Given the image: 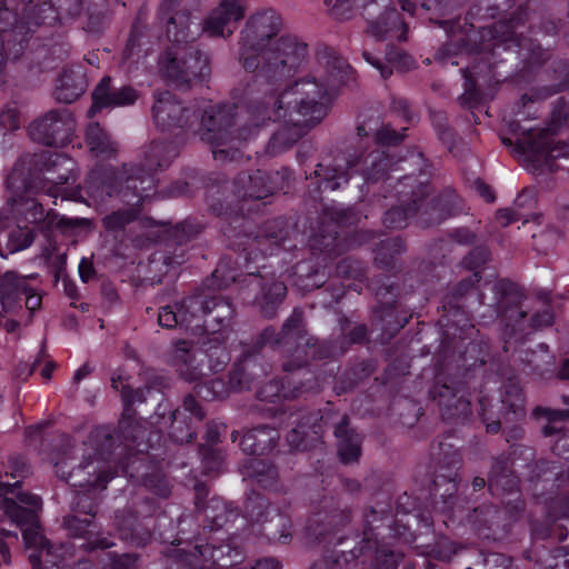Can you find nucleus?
<instances>
[{"label":"nucleus","mask_w":569,"mask_h":569,"mask_svg":"<svg viewBox=\"0 0 569 569\" xmlns=\"http://www.w3.org/2000/svg\"><path fill=\"white\" fill-rule=\"evenodd\" d=\"M372 3L383 9V12H381L376 20H371L369 22L367 33L378 40H381L395 28L402 24L401 16L395 8H390L389 0H379L378 2H371L370 4Z\"/></svg>","instance_id":"c03bdc74"},{"label":"nucleus","mask_w":569,"mask_h":569,"mask_svg":"<svg viewBox=\"0 0 569 569\" xmlns=\"http://www.w3.org/2000/svg\"><path fill=\"white\" fill-rule=\"evenodd\" d=\"M307 56V43L296 36L284 34L253 54L257 66L249 68L243 59L239 62L247 72L254 73V87L264 94L260 101H271V97L283 91V86L297 73Z\"/></svg>","instance_id":"7ed1b4c3"},{"label":"nucleus","mask_w":569,"mask_h":569,"mask_svg":"<svg viewBox=\"0 0 569 569\" xmlns=\"http://www.w3.org/2000/svg\"><path fill=\"white\" fill-rule=\"evenodd\" d=\"M325 431L333 430L337 439L338 455L343 463L357 462L361 456V437L351 426L347 413H340L328 403L322 408Z\"/></svg>","instance_id":"aec40b11"},{"label":"nucleus","mask_w":569,"mask_h":569,"mask_svg":"<svg viewBox=\"0 0 569 569\" xmlns=\"http://www.w3.org/2000/svg\"><path fill=\"white\" fill-rule=\"evenodd\" d=\"M530 160L539 167H547L553 170V161L560 157L569 156V146L566 143L552 144L545 137L539 140L528 141L522 147Z\"/></svg>","instance_id":"4c0bfd02"},{"label":"nucleus","mask_w":569,"mask_h":569,"mask_svg":"<svg viewBox=\"0 0 569 569\" xmlns=\"http://www.w3.org/2000/svg\"><path fill=\"white\" fill-rule=\"evenodd\" d=\"M269 102L250 100L248 106L213 104L202 111L199 134L210 143L218 161H237L242 157L238 144L253 137L270 120Z\"/></svg>","instance_id":"f257e3e1"},{"label":"nucleus","mask_w":569,"mask_h":569,"mask_svg":"<svg viewBox=\"0 0 569 569\" xmlns=\"http://www.w3.org/2000/svg\"><path fill=\"white\" fill-rule=\"evenodd\" d=\"M393 159L385 150H375L363 159L362 176L367 183L385 182L395 170Z\"/></svg>","instance_id":"ea45409f"},{"label":"nucleus","mask_w":569,"mask_h":569,"mask_svg":"<svg viewBox=\"0 0 569 569\" xmlns=\"http://www.w3.org/2000/svg\"><path fill=\"white\" fill-rule=\"evenodd\" d=\"M26 505L21 507L11 506L7 508L10 520L22 531V538L27 548L34 549L29 555L32 569H49L43 567V561L50 562L51 543L42 535L38 512L41 510V500H20Z\"/></svg>","instance_id":"9b49d317"},{"label":"nucleus","mask_w":569,"mask_h":569,"mask_svg":"<svg viewBox=\"0 0 569 569\" xmlns=\"http://www.w3.org/2000/svg\"><path fill=\"white\" fill-rule=\"evenodd\" d=\"M233 193L241 200H261L272 194L273 184L268 172L256 170L240 172L233 180Z\"/></svg>","instance_id":"7c9ffc66"},{"label":"nucleus","mask_w":569,"mask_h":569,"mask_svg":"<svg viewBox=\"0 0 569 569\" xmlns=\"http://www.w3.org/2000/svg\"><path fill=\"white\" fill-rule=\"evenodd\" d=\"M187 311L193 315L191 336H228L236 318V307L221 295L196 293L187 297Z\"/></svg>","instance_id":"6e6552de"},{"label":"nucleus","mask_w":569,"mask_h":569,"mask_svg":"<svg viewBox=\"0 0 569 569\" xmlns=\"http://www.w3.org/2000/svg\"><path fill=\"white\" fill-rule=\"evenodd\" d=\"M260 293L256 296L254 302L263 317L271 319L276 316L278 307L287 295V287L283 281L277 280L273 276H260Z\"/></svg>","instance_id":"c9c22d12"},{"label":"nucleus","mask_w":569,"mask_h":569,"mask_svg":"<svg viewBox=\"0 0 569 569\" xmlns=\"http://www.w3.org/2000/svg\"><path fill=\"white\" fill-rule=\"evenodd\" d=\"M243 17L244 9L239 0H222L203 21L202 31L210 37L228 38Z\"/></svg>","instance_id":"a878e982"},{"label":"nucleus","mask_w":569,"mask_h":569,"mask_svg":"<svg viewBox=\"0 0 569 569\" xmlns=\"http://www.w3.org/2000/svg\"><path fill=\"white\" fill-rule=\"evenodd\" d=\"M74 126L68 109H52L29 126V134L37 142L61 148L71 141Z\"/></svg>","instance_id":"f3484780"},{"label":"nucleus","mask_w":569,"mask_h":569,"mask_svg":"<svg viewBox=\"0 0 569 569\" xmlns=\"http://www.w3.org/2000/svg\"><path fill=\"white\" fill-rule=\"evenodd\" d=\"M398 288L393 283H385L375 288L376 296L381 303L375 309L377 320L381 323L382 339L390 340L403 328L407 317L399 318L395 309V297Z\"/></svg>","instance_id":"bb28decb"},{"label":"nucleus","mask_w":569,"mask_h":569,"mask_svg":"<svg viewBox=\"0 0 569 569\" xmlns=\"http://www.w3.org/2000/svg\"><path fill=\"white\" fill-rule=\"evenodd\" d=\"M168 387L166 379L161 376L152 377L143 387L133 389L128 385H123L120 389L122 402L144 403L153 395L154 391L162 392Z\"/></svg>","instance_id":"09e8293b"},{"label":"nucleus","mask_w":569,"mask_h":569,"mask_svg":"<svg viewBox=\"0 0 569 569\" xmlns=\"http://www.w3.org/2000/svg\"><path fill=\"white\" fill-rule=\"evenodd\" d=\"M268 102L270 114L280 117L278 111L286 106L289 117L296 114L295 119L310 130L328 114L330 96L328 86L320 84L315 78L301 79Z\"/></svg>","instance_id":"423d86ee"},{"label":"nucleus","mask_w":569,"mask_h":569,"mask_svg":"<svg viewBox=\"0 0 569 569\" xmlns=\"http://www.w3.org/2000/svg\"><path fill=\"white\" fill-rule=\"evenodd\" d=\"M173 360L179 376L188 382H196L206 375L202 368L196 363V356L184 340L177 342L173 351Z\"/></svg>","instance_id":"37998d69"},{"label":"nucleus","mask_w":569,"mask_h":569,"mask_svg":"<svg viewBox=\"0 0 569 569\" xmlns=\"http://www.w3.org/2000/svg\"><path fill=\"white\" fill-rule=\"evenodd\" d=\"M114 443L116 439L108 429H96L80 448L81 461L77 466H69L62 460L56 465L57 473L71 487L79 488L82 493L104 490L112 479L104 463L111 459Z\"/></svg>","instance_id":"20e7f679"},{"label":"nucleus","mask_w":569,"mask_h":569,"mask_svg":"<svg viewBox=\"0 0 569 569\" xmlns=\"http://www.w3.org/2000/svg\"><path fill=\"white\" fill-rule=\"evenodd\" d=\"M243 480H249L252 486L277 495H287L280 483L278 467L268 460L248 459L240 468Z\"/></svg>","instance_id":"c85d7f7f"},{"label":"nucleus","mask_w":569,"mask_h":569,"mask_svg":"<svg viewBox=\"0 0 569 569\" xmlns=\"http://www.w3.org/2000/svg\"><path fill=\"white\" fill-rule=\"evenodd\" d=\"M1 212L9 218L13 216L17 221L37 224L43 232H49L53 228L64 229L76 224L73 220L59 218L58 213L52 210L44 212L42 203L27 193L8 198L7 208Z\"/></svg>","instance_id":"dca6fc26"},{"label":"nucleus","mask_w":569,"mask_h":569,"mask_svg":"<svg viewBox=\"0 0 569 569\" xmlns=\"http://www.w3.org/2000/svg\"><path fill=\"white\" fill-rule=\"evenodd\" d=\"M530 369L539 375L545 376L551 371L553 363V356L549 352V347L546 343H539L535 350H526L522 359Z\"/></svg>","instance_id":"13d9d810"},{"label":"nucleus","mask_w":569,"mask_h":569,"mask_svg":"<svg viewBox=\"0 0 569 569\" xmlns=\"http://www.w3.org/2000/svg\"><path fill=\"white\" fill-rule=\"evenodd\" d=\"M277 337L282 371L290 376L307 369L310 360H325L332 355L328 342L308 332L305 311L300 307L283 321Z\"/></svg>","instance_id":"39448f33"},{"label":"nucleus","mask_w":569,"mask_h":569,"mask_svg":"<svg viewBox=\"0 0 569 569\" xmlns=\"http://www.w3.org/2000/svg\"><path fill=\"white\" fill-rule=\"evenodd\" d=\"M325 68L327 77L319 83L328 86V92L345 83L351 72L350 66L340 57H327Z\"/></svg>","instance_id":"4d7b16f0"},{"label":"nucleus","mask_w":569,"mask_h":569,"mask_svg":"<svg viewBox=\"0 0 569 569\" xmlns=\"http://www.w3.org/2000/svg\"><path fill=\"white\" fill-rule=\"evenodd\" d=\"M290 518L277 508L271 509L270 516L261 525V533L269 541L287 545L292 539Z\"/></svg>","instance_id":"79ce46f5"},{"label":"nucleus","mask_w":569,"mask_h":569,"mask_svg":"<svg viewBox=\"0 0 569 569\" xmlns=\"http://www.w3.org/2000/svg\"><path fill=\"white\" fill-rule=\"evenodd\" d=\"M143 198L138 203H129L130 208L119 209L117 211L111 212L102 219V224L108 232H120L123 231L124 228L134 221L139 214L138 207L146 200ZM128 204V202H126Z\"/></svg>","instance_id":"6e6d98bb"},{"label":"nucleus","mask_w":569,"mask_h":569,"mask_svg":"<svg viewBox=\"0 0 569 569\" xmlns=\"http://www.w3.org/2000/svg\"><path fill=\"white\" fill-rule=\"evenodd\" d=\"M341 483L348 495H363V496H378L391 495L390 482H383L382 478L378 475L367 477L363 483L353 479H342Z\"/></svg>","instance_id":"8fccbe9b"},{"label":"nucleus","mask_w":569,"mask_h":569,"mask_svg":"<svg viewBox=\"0 0 569 569\" xmlns=\"http://www.w3.org/2000/svg\"><path fill=\"white\" fill-rule=\"evenodd\" d=\"M250 227L249 221L243 217H236L222 228L232 249L247 251L254 248L273 254L280 248L290 250L296 247L290 238L292 230L283 220L274 219L266 222L261 232L257 234L249 231Z\"/></svg>","instance_id":"1a4fd4ad"},{"label":"nucleus","mask_w":569,"mask_h":569,"mask_svg":"<svg viewBox=\"0 0 569 569\" xmlns=\"http://www.w3.org/2000/svg\"><path fill=\"white\" fill-rule=\"evenodd\" d=\"M158 64L164 81L181 91L190 90L211 72L209 57L194 46L168 48L159 56Z\"/></svg>","instance_id":"0eeeda50"},{"label":"nucleus","mask_w":569,"mask_h":569,"mask_svg":"<svg viewBox=\"0 0 569 569\" xmlns=\"http://www.w3.org/2000/svg\"><path fill=\"white\" fill-rule=\"evenodd\" d=\"M196 508L204 512L206 519L210 521L207 526L210 530L221 528L233 516L226 500H196Z\"/></svg>","instance_id":"3c124183"},{"label":"nucleus","mask_w":569,"mask_h":569,"mask_svg":"<svg viewBox=\"0 0 569 569\" xmlns=\"http://www.w3.org/2000/svg\"><path fill=\"white\" fill-rule=\"evenodd\" d=\"M279 439L280 435L274 428L260 425L242 435L239 447L247 455L264 456L277 448Z\"/></svg>","instance_id":"f704fd0d"},{"label":"nucleus","mask_w":569,"mask_h":569,"mask_svg":"<svg viewBox=\"0 0 569 569\" xmlns=\"http://www.w3.org/2000/svg\"><path fill=\"white\" fill-rule=\"evenodd\" d=\"M87 86V78L81 68L66 69L57 81L53 96L59 102L72 103L84 93Z\"/></svg>","instance_id":"e433bc0d"},{"label":"nucleus","mask_w":569,"mask_h":569,"mask_svg":"<svg viewBox=\"0 0 569 569\" xmlns=\"http://www.w3.org/2000/svg\"><path fill=\"white\" fill-rule=\"evenodd\" d=\"M535 418H543L547 423L542 426L541 431L545 437L557 436L556 442L552 445L551 450L557 456H563L569 452V432L562 427H558V422L569 420V409H551L545 407H536L532 411Z\"/></svg>","instance_id":"2f4dec72"},{"label":"nucleus","mask_w":569,"mask_h":569,"mask_svg":"<svg viewBox=\"0 0 569 569\" xmlns=\"http://www.w3.org/2000/svg\"><path fill=\"white\" fill-rule=\"evenodd\" d=\"M277 338L276 329L268 326L250 343L242 345V352L229 372L232 391L250 390L254 382L268 375L269 366L263 361L262 349L269 346L279 353Z\"/></svg>","instance_id":"9d476101"},{"label":"nucleus","mask_w":569,"mask_h":569,"mask_svg":"<svg viewBox=\"0 0 569 569\" xmlns=\"http://www.w3.org/2000/svg\"><path fill=\"white\" fill-rule=\"evenodd\" d=\"M113 525L119 539L130 547L142 548L151 541L150 530L131 510L117 511Z\"/></svg>","instance_id":"473e14b6"},{"label":"nucleus","mask_w":569,"mask_h":569,"mask_svg":"<svg viewBox=\"0 0 569 569\" xmlns=\"http://www.w3.org/2000/svg\"><path fill=\"white\" fill-rule=\"evenodd\" d=\"M203 352L208 358V367L212 373L222 371L230 361V355L226 347L227 336L203 337Z\"/></svg>","instance_id":"a18cd8bd"},{"label":"nucleus","mask_w":569,"mask_h":569,"mask_svg":"<svg viewBox=\"0 0 569 569\" xmlns=\"http://www.w3.org/2000/svg\"><path fill=\"white\" fill-rule=\"evenodd\" d=\"M393 506L391 500H377L373 506L365 512V530L363 538L358 546L349 550L352 559L365 555V550L371 552L376 547V536L373 531L381 526L391 527L393 525Z\"/></svg>","instance_id":"b1692460"},{"label":"nucleus","mask_w":569,"mask_h":569,"mask_svg":"<svg viewBox=\"0 0 569 569\" xmlns=\"http://www.w3.org/2000/svg\"><path fill=\"white\" fill-rule=\"evenodd\" d=\"M315 177L319 180V184L329 190H337L347 184L351 174L350 168L341 163L335 164H317L313 171Z\"/></svg>","instance_id":"49530a36"},{"label":"nucleus","mask_w":569,"mask_h":569,"mask_svg":"<svg viewBox=\"0 0 569 569\" xmlns=\"http://www.w3.org/2000/svg\"><path fill=\"white\" fill-rule=\"evenodd\" d=\"M503 389L502 403L509 407L516 417H523L525 397L519 383L513 380H508Z\"/></svg>","instance_id":"338daca9"},{"label":"nucleus","mask_w":569,"mask_h":569,"mask_svg":"<svg viewBox=\"0 0 569 569\" xmlns=\"http://www.w3.org/2000/svg\"><path fill=\"white\" fill-rule=\"evenodd\" d=\"M296 284L305 290H312L323 284L325 274H320L318 269H315L308 262H299L295 266Z\"/></svg>","instance_id":"0e129e2a"},{"label":"nucleus","mask_w":569,"mask_h":569,"mask_svg":"<svg viewBox=\"0 0 569 569\" xmlns=\"http://www.w3.org/2000/svg\"><path fill=\"white\" fill-rule=\"evenodd\" d=\"M86 142L96 156L110 158L117 152V143L99 123H90L86 131Z\"/></svg>","instance_id":"de8ad7c7"},{"label":"nucleus","mask_w":569,"mask_h":569,"mask_svg":"<svg viewBox=\"0 0 569 569\" xmlns=\"http://www.w3.org/2000/svg\"><path fill=\"white\" fill-rule=\"evenodd\" d=\"M187 297L181 301L163 306L158 311V325L164 329L181 328L191 333L193 315L187 311Z\"/></svg>","instance_id":"a19ab883"},{"label":"nucleus","mask_w":569,"mask_h":569,"mask_svg":"<svg viewBox=\"0 0 569 569\" xmlns=\"http://www.w3.org/2000/svg\"><path fill=\"white\" fill-rule=\"evenodd\" d=\"M357 560L358 558L352 559L349 551H330L315 561L310 569H347L349 562Z\"/></svg>","instance_id":"774afa93"},{"label":"nucleus","mask_w":569,"mask_h":569,"mask_svg":"<svg viewBox=\"0 0 569 569\" xmlns=\"http://www.w3.org/2000/svg\"><path fill=\"white\" fill-rule=\"evenodd\" d=\"M459 475L436 472L429 487V498H453L458 492Z\"/></svg>","instance_id":"052dcab7"},{"label":"nucleus","mask_w":569,"mask_h":569,"mask_svg":"<svg viewBox=\"0 0 569 569\" xmlns=\"http://www.w3.org/2000/svg\"><path fill=\"white\" fill-rule=\"evenodd\" d=\"M481 356L476 358L473 362H468V358L463 359L466 373L463 381H453L446 379L443 382L437 380L430 393L441 408V416L447 420L466 419L470 413V401L466 396V385L468 382V375L470 368H481L487 363L488 353L480 350Z\"/></svg>","instance_id":"4468645a"},{"label":"nucleus","mask_w":569,"mask_h":569,"mask_svg":"<svg viewBox=\"0 0 569 569\" xmlns=\"http://www.w3.org/2000/svg\"><path fill=\"white\" fill-rule=\"evenodd\" d=\"M309 132V129L300 123L295 117L284 122L270 138L267 144V152L270 156H277L293 147L302 137Z\"/></svg>","instance_id":"58836bf2"},{"label":"nucleus","mask_w":569,"mask_h":569,"mask_svg":"<svg viewBox=\"0 0 569 569\" xmlns=\"http://www.w3.org/2000/svg\"><path fill=\"white\" fill-rule=\"evenodd\" d=\"M481 278L479 273H472L459 281L445 297V308L460 309L462 307L460 302L473 292L476 284L480 282Z\"/></svg>","instance_id":"680f3d73"},{"label":"nucleus","mask_w":569,"mask_h":569,"mask_svg":"<svg viewBox=\"0 0 569 569\" xmlns=\"http://www.w3.org/2000/svg\"><path fill=\"white\" fill-rule=\"evenodd\" d=\"M319 389L318 380L313 377L298 382L286 377L282 380H270L263 385L257 391V397L261 401L276 402L280 398L296 399L303 393L318 392Z\"/></svg>","instance_id":"c756f323"},{"label":"nucleus","mask_w":569,"mask_h":569,"mask_svg":"<svg viewBox=\"0 0 569 569\" xmlns=\"http://www.w3.org/2000/svg\"><path fill=\"white\" fill-rule=\"evenodd\" d=\"M166 32L168 39L176 44L174 47L190 46L189 43L202 32V27L200 22L193 21L189 10L181 9L168 18Z\"/></svg>","instance_id":"72a5a7b5"},{"label":"nucleus","mask_w":569,"mask_h":569,"mask_svg":"<svg viewBox=\"0 0 569 569\" xmlns=\"http://www.w3.org/2000/svg\"><path fill=\"white\" fill-rule=\"evenodd\" d=\"M30 32L26 22H17L9 29L0 28V82L4 80L8 62L17 61L24 53Z\"/></svg>","instance_id":"cd10ccee"},{"label":"nucleus","mask_w":569,"mask_h":569,"mask_svg":"<svg viewBox=\"0 0 569 569\" xmlns=\"http://www.w3.org/2000/svg\"><path fill=\"white\" fill-rule=\"evenodd\" d=\"M399 203L385 212L382 223L389 229L406 228L412 218L421 212L422 201L430 193V186L426 180L412 174L399 178L396 187Z\"/></svg>","instance_id":"ddd939ff"},{"label":"nucleus","mask_w":569,"mask_h":569,"mask_svg":"<svg viewBox=\"0 0 569 569\" xmlns=\"http://www.w3.org/2000/svg\"><path fill=\"white\" fill-rule=\"evenodd\" d=\"M169 435L177 443H188L196 438V430L204 419L206 413L193 395L183 398L181 409H176L172 415Z\"/></svg>","instance_id":"5701e85b"},{"label":"nucleus","mask_w":569,"mask_h":569,"mask_svg":"<svg viewBox=\"0 0 569 569\" xmlns=\"http://www.w3.org/2000/svg\"><path fill=\"white\" fill-rule=\"evenodd\" d=\"M350 519L351 511L346 508H330L315 515V522L321 523L325 527L322 532L339 529L346 526Z\"/></svg>","instance_id":"69168bd1"},{"label":"nucleus","mask_w":569,"mask_h":569,"mask_svg":"<svg viewBox=\"0 0 569 569\" xmlns=\"http://www.w3.org/2000/svg\"><path fill=\"white\" fill-rule=\"evenodd\" d=\"M36 164H42V169L48 173L46 180L53 183V187L49 189V194L57 197L61 194L62 199L81 200L80 190L61 188L68 184L70 181L74 182L77 173L74 172V161L63 153L59 152H42L41 154H34Z\"/></svg>","instance_id":"6ab92c4d"},{"label":"nucleus","mask_w":569,"mask_h":569,"mask_svg":"<svg viewBox=\"0 0 569 569\" xmlns=\"http://www.w3.org/2000/svg\"><path fill=\"white\" fill-rule=\"evenodd\" d=\"M322 420V409L300 415L296 426L286 436V442L290 449L309 451L321 445L325 433Z\"/></svg>","instance_id":"4be33fe9"},{"label":"nucleus","mask_w":569,"mask_h":569,"mask_svg":"<svg viewBox=\"0 0 569 569\" xmlns=\"http://www.w3.org/2000/svg\"><path fill=\"white\" fill-rule=\"evenodd\" d=\"M432 457L437 465L436 472L458 475V470L462 465V458L459 450L451 443L439 442L437 449L432 451Z\"/></svg>","instance_id":"603ef678"},{"label":"nucleus","mask_w":569,"mask_h":569,"mask_svg":"<svg viewBox=\"0 0 569 569\" xmlns=\"http://www.w3.org/2000/svg\"><path fill=\"white\" fill-rule=\"evenodd\" d=\"M151 116L156 127L163 132L186 131L191 128L199 114L197 110L168 90L152 93Z\"/></svg>","instance_id":"2eb2a0df"},{"label":"nucleus","mask_w":569,"mask_h":569,"mask_svg":"<svg viewBox=\"0 0 569 569\" xmlns=\"http://www.w3.org/2000/svg\"><path fill=\"white\" fill-rule=\"evenodd\" d=\"M359 220L360 214L351 207L332 206L327 208L322 228L315 239L316 243L320 247L321 251L328 254L339 253L343 239L340 237L337 227L356 224Z\"/></svg>","instance_id":"412c9836"},{"label":"nucleus","mask_w":569,"mask_h":569,"mask_svg":"<svg viewBox=\"0 0 569 569\" xmlns=\"http://www.w3.org/2000/svg\"><path fill=\"white\" fill-rule=\"evenodd\" d=\"M460 210V199L455 190L447 188L432 198L428 193L422 201L419 224L422 228L438 226Z\"/></svg>","instance_id":"393cba45"},{"label":"nucleus","mask_w":569,"mask_h":569,"mask_svg":"<svg viewBox=\"0 0 569 569\" xmlns=\"http://www.w3.org/2000/svg\"><path fill=\"white\" fill-rule=\"evenodd\" d=\"M176 156L172 143L151 142L143 151V162L123 164L120 171L94 170L86 180V190L94 201L103 202L109 197L120 196L123 202L138 203L154 190L153 172L167 168Z\"/></svg>","instance_id":"f03ea898"},{"label":"nucleus","mask_w":569,"mask_h":569,"mask_svg":"<svg viewBox=\"0 0 569 569\" xmlns=\"http://www.w3.org/2000/svg\"><path fill=\"white\" fill-rule=\"evenodd\" d=\"M92 106L88 110L89 116L101 111L104 108H118L113 102L117 101V88L112 87V79L103 77L92 91Z\"/></svg>","instance_id":"864d4df0"},{"label":"nucleus","mask_w":569,"mask_h":569,"mask_svg":"<svg viewBox=\"0 0 569 569\" xmlns=\"http://www.w3.org/2000/svg\"><path fill=\"white\" fill-rule=\"evenodd\" d=\"M282 26L281 16L273 9H266L251 14L240 32L239 60H246L249 68L253 64L257 66L253 54L278 39L277 36Z\"/></svg>","instance_id":"f8f14e48"},{"label":"nucleus","mask_w":569,"mask_h":569,"mask_svg":"<svg viewBox=\"0 0 569 569\" xmlns=\"http://www.w3.org/2000/svg\"><path fill=\"white\" fill-rule=\"evenodd\" d=\"M230 391L232 389L229 382L226 383L222 379L216 378L197 383L192 395L203 400L213 401L227 397Z\"/></svg>","instance_id":"e2e57ef3"},{"label":"nucleus","mask_w":569,"mask_h":569,"mask_svg":"<svg viewBox=\"0 0 569 569\" xmlns=\"http://www.w3.org/2000/svg\"><path fill=\"white\" fill-rule=\"evenodd\" d=\"M406 251V243L401 237L381 240L375 250V262L381 269L393 267L395 257Z\"/></svg>","instance_id":"5fc2aeb1"},{"label":"nucleus","mask_w":569,"mask_h":569,"mask_svg":"<svg viewBox=\"0 0 569 569\" xmlns=\"http://www.w3.org/2000/svg\"><path fill=\"white\" fill-rule=\"evenodd\" d=\"M492 291L495 293L492 307L496 316L512 330L523 331L528 311L522 305L526 298L522 288L508 279H500L493 284Z\"/></svg>","instance_id":"a211bd4d"},{"label":"nucleus","mask_w":569,"mask_h":569,"mask_svg":"<svg viewBox=\"0 0 569 569\" xmlns=\"http://www.w3.org/2000/svg\"><path fill=\"white\" fill-rule=\"evenodd\" d=\"M84 14L87 17L84 29L94 34H100L110 19V11L104 0L88 4Z\"/></svg>","instance_id":"bf43d9fd"}]
</instances>
